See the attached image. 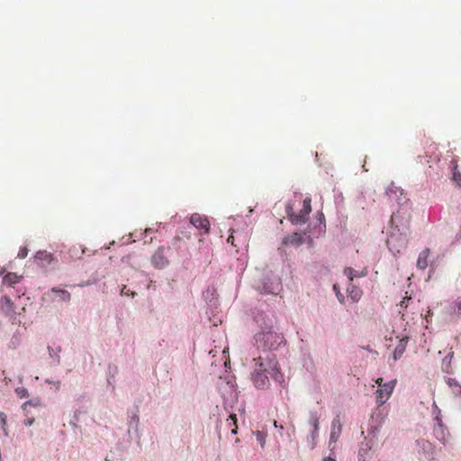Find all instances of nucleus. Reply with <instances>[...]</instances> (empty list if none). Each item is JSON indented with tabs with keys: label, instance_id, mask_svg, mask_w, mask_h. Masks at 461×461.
Returning a JSON list of instances; mask_svg holds the SVG:
<instances>
[{
	"label": "nucleus",
	"instance_id": "obj_28",
	"mask_svg": "<svg viewBox=\"0 0 461 461\" xmlns=\"http://www.w3.org/2000/svg\"><path fill=\"white\" fill-rule=\"evenodd\" d=\"M452 179L456 182L457 186L461 187V173L460 172L454 171Z\"/></svg>",
	"mask_w": 461,
	"mask_h": 461
},
{
	"label": "nucleus",
	"instance_id": "obj_31",
	"mask_svg": "<svg viewBox=\"0 0 461 461\" xmlns=\"http://www.w3.org/2000/svg\"><path fill=\"white\" fill-rule=\"evenodd\" d=\"M411 300V296H405L401 303H399V306L401 309H406L408 307L409 301Z\"/></svg>",
	"mask_w": 461,
	"mask_h": 461
},
{
	"label": "nucleus",
	"instance_id": "obj_30",
	"mask_svg": "<svg viewBox=\"0 0 461 461\" xmlns=\"http://www.w3.org/2000/svg\"><path fill=\"white\" fill-rule=\"evenodd\" d=\"M27 255H28V249L26 247L20 248L17 257L19 258H24L27 257Z\"/></svg>",
	"mask_w": 461,
	"mask_h": 461
},
{
	"label": "nucleus",
	"instance_id": "obj_19",
	"mask_svg": "<svg viewBox=\"0 0 461 461\" xmlns=\"http://www.w3.org/2000/svg\"><path fill=\"white\" fill-rule=\"evenodd\" d=\"M446 383L452 389L455 395H461V384L455 378L447 377L446 378Z\"/></svg>",
	"mask_w": 461,
	"mask_h": 461
},
{
	"label": "nucleus",
	"instance_id": "obj_5",
	"mask_svg": "<svg viewBox=\"0 0 461 461\" xmlns=\"http://www.w3.org/2000/svg\"><path fill=\"white\" fill-rule=\"evenodd\" d=\"M396 385V380H392L383 384L382 387L378 388L375 393L376 402L378 405H383L387 402L393 393Z\"/></svg>",
	"mask_w": 461,
	"mask_h": 461
},
{
	"label": "nucleus",
	"instance_id": "obj_15",
	"mask_svg": "<svg viewBox=\"0 0 461 461\" xmlns=\"http://www.w3.org/2000/svg\"><path fill=\"white\" fill-rule=\"evenodd\" d=\"M430 250L429 249H423L418 257L417 259V267L424 270L428 267V258L429 256Z\"/></svg>",
	"mask_w": 461,
	"mask_h": 461
},
{
	"label": "nucleus",
	"instance_id": "obj_29",
	"mask_svg": "<svg viewBox=\"0 0 461 461\" xmlns=\"http://www.w3.org/2000/svg\"><path fill=\"white\" fill-rule=\"evenodd\" d=\"M16 393L20 398H26L29 395L27 389L23 387L17 388Z\"/></svg>",
	"mask_w": 461,
	"mask_h": 461
},
{
	"label": "nucleus",
	"instance_id": "obj_34",
	"mask_svg": "<svg viewBox=\"0 0 461 461\" xmlns=\"http://www.w3.org/2000/svg\"><path fill=\"white\" fill-rule=\"evenodd\" d=\"M393 188H394V186H393V184H392L390 186H388V187L386 188V191H385L386 194H387V195H389V196H391V194L394 192V191H393ZM395 189H397V188L395 187Z\"/></svg>",
	"mask_w": 461,
	"mask_h": 461
},
{
	"label": "nucleus",
	"instance_id": "obj_3",
	"mask_svg": "<svg viewBox=\"0 0 461 461\" xmlns=\"http://www.w3.org/2000/svg\"><path fill=\"white\" fill-rule=\"evenodd\" d=\"M311 203L312 199L310 197H305L303 201V208L298 213L294 212V208L291 204H287L285 206V212L292 223L303 224L308 221L309 214L312 212Z\"/></svg>",
	"mask_w": 461,
	"mask_h": 461
},
{
	"label": "nucleus",
	"instance_id": "obj_20",
	"mask_svg": "<svg viewBox=\"0 0 461 461\" xmlns=\"http://www.w3.org/2000/svg\"><path fill=\"white\" fill-rule=\"evenodd\" d=\"M19 281L20 276L15 273H8L3 278V284L9 286L14 285L15 284L19 283Z\"/></svg>",
	"mask_w": 461,
	"mask_h": 461
},
{
	"label": "nucleus",
	"instance_id": "obj_10",
	"mask_svg": "<svg viewBox=\"0 0 461 461\" xmlns=\"http://www.w3.org/2000/svg\"><path fill=\"white\" fill-rule=\"evenodd\" d=\"M36 260L42 267H47L54 261L53 255L48 251H38L35 256Z\"/></svg>",
	"mask_w": 461,
	"mask_h": 461
},
{
	"label": "nucleus",
	"instance_id": "obj_35",
	"mask_svg": "<svg viewBox=\"0 0 461 461\" xmlns=\"http://www.w3.org/2000/svg\"><path fill=\"white\" fill-rule=\"evenodd\" d=\"M129 293H130V290H129V289H127V287L124 285V286L122 287V291H121V294H122V295H128V294H129Z\"/></svg>",
	"mask_w": 461,
	"mask_h": 461
},
{
	"label": "nucleus",
	"instance_id": "obj_2",
	"mask_svg": "<svg viewBox=\"0 0 461 461\" xmlns=\"http://www.w3.org/2000/svg\"><path fill=\"white\" fill-rule=\"evenodd\" d=\"M253 369L258 371H267V374L276 381H280L282 374L275 353L261 352L258 357H254Z\"/></svg>",
	"mask_w": 461,
	"mask_h": 461
},
{
	"label": "nucleus",
	"instance_id": "obj_18",
	"mask_svg": "<svg viewBox=\"0 0 461 461\" xmlns=\"http://www.w3.org/2000/svg\"><path fill=\"white\" fill-rule=\"evenodd\" d=\"M449 313L456 317H461V296L457 297L449 307Z\"/></svg>",
	"mask_w": 461,
	"mask_h": 461
},
{
	"label": "nucleus",
	"instance_id": "obj_11",
	"mask_svg": "<svg viewBox=\"0 0 461 461\" xmlns=\"http://www.w3.org/2000/svg\"><path fill=\"white\" fill-rule=\"evenodd\" d=\"M341 424L339 418L334 419L331 423L330 441L336 442L341 434Z\"/></svg>",
	"mask_w": 461,
	"mask_h": 461
},
{
	"label": "nucleus",
	"instance_id": "obj_25",
	"mask_svg": "<svg viewBox=\"0 0 461 461\" xmlns=\"http://www.w3.org/2000/svg\"><path fill=\"white\" fill-rule=\"evenodd\" d=\"M254 434L256 436L257 441L259 443L261 447H264L266 445L267 434L259 430L256 431Z\"/></svg>",
	"mask_w": 461,
	"mask_h": 461
},
{
	"label": "nucleus",
	"instance_id": "obj_32",
	"mask_svg": "<svg viewBox=\"0 0 461 461\" xmlns=\"http://www.w3.org/2000/svg\"><path fill=\"white\" fill-rule=\"evenodd\" d=\"M0 420H1V423H2V426H3V429L5 430V434L7 435V431L5 429V425H6V415L4 413V412H1L0 413Z\"/></svg>",
	"mask_w": 461,
	"mask_h": 461
},
{
	"label": "nucleus",
	"instance_id": "obj_27",
	"mask_svg": "<svg viewBox=\"0 0 461 461\" xmlns=\"http://www.w3.org/2000/svg\"><path fill=\"white\" fill-rule=\"evenodd\" d=\"M333 290H334V292H335V294H336V296H337V298H338L339 302L340 303H344V302H345V297H344V295L341 294V292L339 291V285H336V284H335V285H333Z\"/></svg>",
	"mask_w": 461,
	"mask_h": 461
},
{
	"label": "nucleus",
	"instance_id": "obj_17",
	"mask_svg": "<svg viewBox=\"0 0 461 461\" xmlns=\"http://www.w3.org/2000/svg\"><path fill=\"white\" fill-rule=\"evenodd\" d=\"M408 343V338L404 337L400 340V343L396 346L394 351H393V358L394 360H397L402 357L403 352L405 351L406 345Z\"/></svg>",
	"mask_w": 461,
	"mask_h": 461
},
{
	"label": "nucleus",
	"instance_id": "obj_22",
	"mask_svg": "<svg viewBox=\"0 0 461 461\" xmlns=\"http://www.w3.org/2000/svg\"><path fill=\"white\" fill-rule=\"evenodd\" d=\"M310 424L312 427L313 430L312 433V436L313 438H315L318 435V429H319V418L317 416H312L310 420Z\"/></svg>",
	"mask_w": 461,
	"mask_h": 461
},
{
	"label": "nucleus",
	"instance_id": "obj_7",
	"mask_svg": "<svg viewBox=\"0 0 461 461\" xmlns=\"http://www.w3.org/2000/svg\"><path fill=\"white\" fill-rule=\"evenodd\" d=\"M190 223L196 229L202 230L204 234H208L210 230V222L205 216L199 213H194L190 217Z\"/></svg>",
	"mask_w": 461,
	"mask_h": 461
},
{
	"label": "nucleus",
	"instance_id": "obj_26",
	"mask_svg": "<svg viewBox=\"0 0 461 461\" xmlns=\"http://www.w3.org/2000/svg\"><path fill=\"white\" fill-rule=\"evenodd\" d=\"M344 275L348 276L350 283L353 281L355 276H358L356 275V271L352 267H346L344 269Z\"/></svg>",
	"mask_w": 461,
	"mask_h": 461
},
{
	"label": "nucleus",
	"instance_id": "obj_36",
	"mask_svg": "<svg viewBox=\"0 0 461 461\" xmlns=\"http://www.w3.org/2000/svg\"><path fill=\"white\" fill-rule=\"evenodd\" d=\"M375 383L378 384L379 388L382 387L383 384H384L383 378L381 377L377 378Z\"/></svg>",
	"mask_w": 461,
	"mask_h": 461
},
{
	"label": "nucleus",
	"instance_id": "obj_40",
	"mask_svg": "<svg viewBox=\"0 0 461 461\" xmlns=\"http://www.w3.org/2000/svg\"><path fill=\"white\" fill-rule=\"evenodd\" d=\"M5 273V268L0 267V275H3Z\"/></svg>",
	"mask_w": 461,
	"mask_h": 461
},
{
	"label": "nucleus",
	"instance_id": "obj_24",
	"mask_svg": "<svg viewBox=\"0 0 461 461\" xmlns=\"http://www.w3.org/2000/svg\"><path fill=\"white\" fill-rule=\"evenodd\" d=\"M227 421L229 423V426L231 428V433L232 434H237L238 426H237V417H236V415L235 414L230 415V417L227 420Z\"/></svg>",
	"mask_w": 461,
	"mask_h": 461
},
{
	"label": "nucleus",
	"instance_id": "obj_13",
	"mask_svg": "<svg viewBox=\"0 0 461 461\" xmlns=\"http://www.w3.org/2000/svg\"><path fill=\"white\" fill-rule=\"evenodd\" d=\"M371 446L368 442H362L358 452L359 461H371L370 456Z\"/></svg>",
	"mask_w": 461,
	"mask_h": 461
},
{
	"label": "nucleus",
	"instance_id": "obj_38",
	"mask_svg": "<svg viewBox=\"0 0 461 461\" xmlns=\"http://www.w3.org/2000/svg\"><path fill=\"white\" fill-rule=\"evenodd\" d=\"M274 425H275L276 428H280L281 429H283V426L282 425L281 426L277 425L276 421L274 422Z\"/></svg>",
	"mask_w": 461,
	"mask_h": 461
},
{
	"label": "nucleus",
	"instance_id": "obj_23",
	"mask_svg": "<svg viewBox=\"0 0 461 461\" xmlns=\"http://www.w3.org/2000/svg\"><path fill=\"white\" fill-rule=\"evenodd\" d=\"M402 209L399 210L398 212L393 213L392 217H391V221L393 224L395 225V227H399V225H403V222H402V218L401 217V211Z\"/></svg>",
	"mask_w": 461,
	"mask_h": 461
},
{
	"label": "nucleus",
	"instance_id": "obj_42",
	"mask_svg": "<svg viewBox=\"0 0 461 461\" xmlns=\"http://www.w3.org/2000/svg\"><path fill=\"white\" fill-rule=\"evenodd\" d=\"M409 221H410V215L408 214V215H407V218L405 219V222H406V223H408V222H409Z\"/></svg>",
	"mask_w": 461,
	"mask_h": 461
},
{
	"label": "nucleus",
	"instance_id": "obj_12",
	"mask_svg": "<svg viewBox=\"0 0 461 461\" xmlns=\"http://www.w3.org/2000/svg\"><path fill=\"white\" fill-rule=\"evenodd\" d=\"M347 292L348 294V297L353 303H357L363 294V292L360 288L354 285L353 284H349V285L347 288Z\"/></svg>",
	"mask_w": 461,
	"mask_h": 461
},
{
	"label": "nucleus",
	"instance_id": "obj_41",
	"mask_svg": "<svg viewBox=\"0 0 461 461\" xmlns=\"http://www.w3.org/2000/svg\"><path fill=\"white\" fill-rule=\"evenodd\" d=\"M54 384L56 385V387H57V388H59V387L60 383L58 381V382H55V383H54Z\"/></svg>",
	"mask_w": 461,
	"mask_h": 461
},
{
	"label": "nucleus",
	"instance_id": "obj_21",
	"mask_svg": "<svg viewBox=\"0 0 461 461\" xmlns=\"http://www.w3.org/2000/svg\"><path fill=\"white\" fill-rule=\"evenodd\" d=\"M51 293L56 294L60 302H69L70 301L71 295L67 290H62V289L53 287L51 289Z\"/></svg>",
	"mask_w": 461,
	"mask_h": 461
},
{
	"label": "nucleus",
	"instance_id": "obj_43",
	"mask_svg": "<svg viewBox=\"0 0 461 461\" xmlns=\"http://www.w3.org/2000/svg\"><path fill=\"white\" fill-rule=\"evenodd\" d=\"M49 351L51 350L50 347H48ZM50 355L51 356V352H50Z\"/></svg>",
	"mask_w": 461,
	"mask_h": 461
},
{
	"label": "nucleus",
	"instance_id": "obj_6",
	"mask_svg": "<svg viewBox=\"0 0 461 461\" xmlns=\"http://www.w3.org/2000/svg\"><path fill=\"white\" fill-rule=\"evenodd\" d=\"M269 374L267 373V371H258L253 369L251 373V380L254 384V385L258 389H267L270 385L269 381Z\"/></svg>",
	"mask_w": 461,
	"mask_h": 461
},
{
	"label": "nucleus",
	"instance_id": "obj_1",
	"mask_svg": "<svg viewBox=\"0 0 461 461\" xmlns=\"http://www.w3.org/2000/svg\"><path fill=\"white\" fill-rule=\"evenodd\" d=\"M254 339L257 349L263 353H273L285 341L283 334L275 331L271 327L258 332Z\"/></svg>",
	"mask_w": 461,
	"mask_h": 461
},
{
	"label": "nucleus",
	"instance_id": "obj_33",
	"mask_svg": "<svg viewBox=\"0 0 461 461\" xmlns=\"http://www.w3.org/2000/svg\"><path fill=\"white\" fill-rule=\"evenodd\" d=\"M228 243H230L232 246L237 247V244L235 243V237L233 234H230L227 240Z\"/></svg>",
	"mask_w": 461,
	"mask_h": 461
},
{
	"label": "nucleus",
	"instance_id": "obj_16",
	"mask_svg": "<svg viewBox=\"0 0 461 461\" xmlns=\"http://www.w3.org/2000/svg\"><path fill=\"white\" fill-rule=\"evenodd\" d=\"M453 357H454V352L450 351L444 357V359L442 361V370H443V372H445L447 374H452L453 373V368H452V365H451Z\"/></svg>",
	"mask_w": 461,
	"mask_h": 461
},
{
	"label": "nucleus",
	"instance_id": "obj_9",
	"mask_svg": "<svg viewBox=\"0 0 461 461\" xmlns=\"http://www.w3.org/2000/svg\"><path fill=\"white\" fill-rule=\"evenodd\" d=\"M387 246L394 255H397L402 251V249L406 248L407 241L405 239L398 238L394 235H392L387 240Z\"/></svg>",
	"mask_w": 461,
	"mask_h": 461
},
{
	"label": "nucleus",
	"instance_id": "obj_37",
	"mask_svg": "<svg viewBox=\"0 0 461 461\" xmlns=\"http://www.w3.org/2000/svg\"><path fill=\"white\" fill-rule=\"evenodd\" d=\"M33 420H34L33 419L27 420L25 421V424H26L27 426H31V425H32Z\"/></svg>",
	"mask_w": 461,
	"mask_h": 461
},
{
	"label": "nucleus",
	"instance_id": "obj_8",
	"mask_svg": "<svg viewBox=\"0 0 461 461\" xmlns=\"http://www.w3.org/2000/svg\"><path fill=\"white\" fill-rule=\"evenodd\" d=\"M165 247H159L151 257V263L154 267L162 269L168 265V260L166 256Z\"/></svg>",
	"mask_w": 461,
	"mask_h": 461
},
{
	"label": "nucleus",
	"instance_id": "obj_14",
	"mask_svg": "<svg viewBox=\"0 0 461 461\" xmlns=\"http://www.w3.org/2000/svg\"><path fill=\"white\" fill-rule=\"evenodd\" d=\"M303 236H302V234H300L298 232H294L293 234L286 236L283 241V243L285 245H296V246L303 244Z\"/></svg>",
	"mask_w": 461,
	"mask_h": 461
},
{
	"label": "nucleus",
	"instance_id": "obj_4",
	"mask_svg": "<svg viewBox=\"0 0 461 461\" xmlns=\"http://www.w3.org/2000/svg\"><path fill=\"white\" fill-rule=\"evenodd\" d=\"M258 289L264 294H278L282 290V283L278 277H267Z\"/></svg>",
	"mask_w": 461,
	"mask_h": 461
},
{
	"label": "nucleus",
	"instance_id": "obj_39",
	"mask_svg": "<svg viewBox=\"0 0 461 461\" xmlns=\"http://www.w3.org/2000/svg\"><path fill=\"white\" fill-rule=\"evenodd\" d=\"M323 461H336L334 458L327 457Z\"/></svg>",
	"mask_w": 461,
	"mask_h": 461
}]
</instances>
